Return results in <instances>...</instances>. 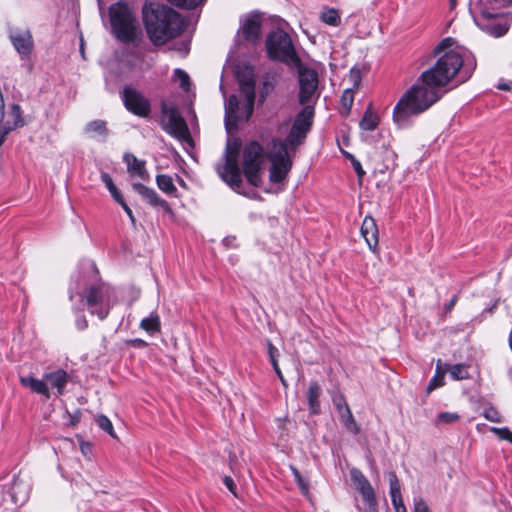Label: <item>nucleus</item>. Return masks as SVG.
Wrapping results in <instances>:
<instances>
[{"label":"nucleus","instance_id":"nucleus-37","mask_svg":"<svg viewBox=\"0 0 512 512\" xmlns=\"http://www.w3.org/2000/svg\"><path fill=\"white\" fill-rule=\"evenodd\" d=\"M389 485H390V496L391 501L395 502L396 498H401V485L394 472H389Z\"/></svg>","mask_w":512,"mask_h":512},{"label":"nucleus","instance_id":"nucleus-59","mask_svg":"<svg viewBox=\"0 0 512 512\" xmlns=\"http://www.w3.org/2000/svg\"><path fill=\"white\" fill-rule=\"evenodd\" d=\"M133 343L137 346H146L147 343L142 339H135L133 340Z\"/></svg>","mask_w":512,"mask_h":512},{"label":"nucleus","instance_id":"nucleus-34","mask_svg":"<svg viewBox=\"0 0 512 512\" xmlns=\"http://www.w3.org/2000/svg\"><path fill=\"white\" fill-rule=\"evenodd\" d=\"M339 416L348 431L352 432L353 434L359 433V426L357 425L350 408L345 409V411L340 413Z\"/></svg>","mask_w":512,"mask_h":512},{"label":"nucleus","instance_id":"nucleus-15","mask_svg":"<svg viewBox=\"0 0 512 512\" xmlns=\"http://www.w3.org/2000/svg\"><path fill=\"white\" fill-rule=\"evenodd\" d=\"M122 99L129 112L139 117H147L150 114V101L140 91L126 86L122 91Z\"/></svg>","mask_w":512,"mask_h":512},{"label":"nucleus","instance_id":"nucleus-60","mask_svg":"<svg viewBox=\"0 0 512 512\" xmlns=\"http://www.w3.org/2000/svg\"><path fill=\"white\" fill-rule=\"evenodd\" d=\"M79 419H80V418H79V416H77V415L72 416V417H71V424H72V425H75L76 423H78V422H79Z\"/></svg>","mask_w":512,"mask_h":512},{"label":"nucleus","instance_id":"nucleus-29","mask_svg":"<svg viewBox=\"0 0 512 512\" xmlns=\"http://www.w3.org/2000/svg\"><path fill=\"white\" fill-rule=\"evenodd\" d=\"M156 183L158 188L168 195H176L177 188L173 183L172 178L169 175L161 174L157 175Z\"/></svg>","mask_w":512,"mask_h":512},{"label":"nucleus","instance_id":"nucleus-53","mask_svg":"<svg viewBox=\"0 0 512 512\" xmlns=\"http://www.w3.org/2000/svg\"><path fill=\"white\" fill-rule=\"evenodd\" d=\"M395 500H396L395 502H392V505H393L395 511L396 512H407L406 507L403 503L402 497L396 498Z\"/></svg>","mask_w":512,"mask_h":512},{"label":"nucleus","instance_id":"nucleus-47","mask_svg":"<svg viewBox=\"0 0 512 512\" xmlns=\"http://www.w3.org/2000/svg\"><path fill=\"white\" fill-rule=\"evenodd\" d=\"M512 5V0H487L484 7L490 10L501 9Z\"/></svg>","mask_w":512,"mask_h":512},{"label":"nucleus","instance_id":"nucleus-42","mask_svg":"<svg viewBox=\"0 0 512 512\" xmlns=\"http://www.w3.org/2000/svg\"><path fill=\"white\" fill-rule=\"evenodd\" d=\"M483 416L490 422L501 423L503 421L500 412L493 406L486 407Z\"/></svg>","mask_w":512,"mask_h":512},{"label":"nucleus","instance_id":"nucleus-10","mask_svg":"<svg viewBox=\"0 0 512 512\" xmlns=\"http://www.w3.org/2000/svg\"><path fill=\"white\" fill-rule=\"evenodd\" d=\"M314 115L315 109L313 105H307L299 111L286 139L282 140L287 148L289 147L291 150H295L304 143L312 128Z\"/></svg>","mask_w":512,"mask_h":512},{"label":"nucleus","instance_id":"nucleus-26","mask_svg":"<svg viewBox=\"0 0 512 512\" xmlns=\"http://www.w3.org/2000/svg\"><path fill=\"white\" fill-rule=\"evenodd\" d=\"M84 131L90 137L100 136L103 140L106 139L108 135V129L106 122L100 119L90 121L84 128Z\"/></svg>","mask_w":512,"mask_h":512},{"label":"nucleus","instance_id":"nucleus-11","mask_svg":"<svg viewBox=\"0 0 512 512\" xmlns=\"http://www.w3.org/2000/svg\"><path fill=\"white\" fill-rule=\"evenodd\" d=\"M220 178L234 191L245 194L243 191L242 173L238 165V149L227 146L224 162L216 166Z\"/></svg>","mask_w":512,"mask_h":512},{"label":"nucleus","instance_id":"nucleus-45","mask_svg":"<svg viewBox=\"0 0 512 512\" xmlns=\"http://www.w3.org/2000/svg\"><path fill=\"white\" fill-rule=\"evenodd\" d=\"M171 4L186 8L193 9L203 2V0H168Z\"/></svg>","mask_w":512,"mask_h":512},{"label":"nucleus","instance_id":"nucleus-21","mask_svg":"<svg viewBox=\"0 0 512 512\" xmlns=\"http://www.w3.org/2000/svg\"><path fill=\"white\" fill-rule=\"evenodd\" d=\"M361 234L368 244L370 250L376 252L378 246V228L371 216H366L361 226Z\"/></svg>","mask_w":512,"mask_h":512},{"label":"nucleus","instance_id":"nucleus-7","mask_svg":"<svg viewBox=\"0 0 512 512\" xmlns=\"http://www.w3.org/2000/svg\"><path fill=\"white\" fill-rule=\"evenodd\" d=\"M266 49L269 58L286 64L298 65V57L290 36L283 30L272 31L266 39Z\"/></svg>","mask_w":512,"mask_h":512},{"label":"nucleus","instance_id":"nucleus-46","mask_svg":"<svg viewBox=\"0 0 512 512\" xmlns=\"http://www.w3.org/2000/svg\"><path fill=\"white\" fill-rule=\"evenodd\" d=\"M333 404L335 405L338 413H342L345 409H349V405L343 394L339 393L332 397Z\"/></svg>","mask_w":512,"mask_h":512},{"label":"nucleus","instance_id":"nucleus-1","mask_svg":"<svg viewBox=\"0 0 512 512\" xmlns=\"http://www.w3.org/2000/svg\"><path fill=\"white\" fill-rule=\"evenodd\" d=\"M441 88L427 82L421 73L417 82L412 85L398 100L393 109V121L399 128L408 127L416 117L442 97Z\"/></svg>","mask_w":512,"mask_h":512},{"label":"nucleus","instance_id":"nucleus-50","mask_svg":"<svg viewBox=\"0 0 512 512\" xmlns=\"http://www.w3.org/2000/svg\"><path fill=\"white\" fill-rule=\"evenodd\" d=\"M116 202H117L119 205H121V207L123 208V210L126 212L127 216L129 217V219H130L131 223H132L133 225H135L136 220H135V217H134V215H133V212H132V210L130 209V207L127 205V203L125 202V200H124L123 196H122V197H120V199H117V200H116Z\"/></svg>","mask_w":512,"mask_h":512},{"label":"nucleus","instance_id":"nucleus-33","mask_svg":"<svg viewBox=\"0 0 512 512\" xmlns=\"http://www.w3.org/2000/svg\"><path fill=\"white\" fill-rule=\"evenodd\" d=\"M10 117L13 121H7L5 125L7 127H12V130L22 127L24 125V120L22 117V110L18 104H13L10 108Z\"/></svg>","mask_w":512,"mask_h":512},{"label":"nucleus","instance_id":"nucleus-27","mask_svg":"<svg viewBox=\"0 0 512 512\" xmlns=\"http://www.w3.org/2000/svg\"><path fill=\"white\" fill-rule=\"evenodd\" d=\"M140 328L150 335L160 332L161 321L159 315L153 312L148 317L143 318L140 322Z\"/></svg>","mask_w":512,"mask_h":512},{"label":"nucleus","instance_id":"nucleus-14","mask_svg":"<svg viewBox=\"0 0 512 512\" xmlns=\"http://www.w3.org/2000/svg\"><path fill=\"white\" fill-rule=\"evenodd\" d=\"M350 478L364 502V512H378L375 490L367 477L357 468L350 470Z\"/></svg>","mask_w":512,"mask_h":512},{"label":"nucleus","instance_id":"nucleus-39","mask_svg":"<svg viewBox=\"0 0 512 512\" xmlns=\"http://www.w3.org/2000/svg\"><path fill=\"white\" fill-rule=\"evenodd\" d=\"M290 470L294 476L295 482L297 483L301 493L304 496H308L309 495V482L302 477V475L300 474L299 470L296 467L291 465Z\"/></svg>","mask_w":512,"mask_h":512},{"label":"nucleus","instance_id":"nucleus-38","mask_svg":"<svg viewBox=\"0 0 512 512\" xmlns=\"http://www.w3.org/2000/svg\"><path fill=\"white\" fill-rule=\"evenodd\" d=\"M95 423L103 431L107 432L111 437L116 438L112 422L103 414L95 416Z\"/></svg>","mask_w":512,"mask_h":512},{"label":"nucleus","instance_id":"nucleus-28","mask_svg":"<svg viewBox=\"0 0 512 512\" xmlns=\"http://www.w3.org/2000/svg\"><path fill=\"white\" fill-rule=\"evenodd\" d=\"M378 124L379 117L369 106L367 110L364 112V115L359 123V126L362 130L373 131L377 128Z\"/></svg>","mask_w":512,"mask_h":512},{"label":"nucleus","instance_id":"nucleus-4","mask_svg":"<svg viewBox=\"0 0 512 512\" xmlns=\"http://www.w3.org/2000/svg\"><path fill=\"white\" fill-rule=\"evenodd\" d=\"M111 29L122 43L134 42L138 36L139 25L134 11L124 2L112 4L109 8Z\"/></svg>","mask_w":512,"mask_h":512},{"label":"nucleus","instance_id":"nucleus-23","mask_svg":"<svg viewBox=\"0 0 512 512\" xmlns=\"http://www.w3.org/2000/svg\"><path fill=\"white\" fill-rule=\"evenodd\" d=\"M30 491L31 487L27 482L19 477L14 478L10 492L15 504H24L29 498Z\"/></svg>","mask_w":512,"mask_h":512},{"label":"nucleus","instance_id":"nucleus-48","mask_svg":"<svg viewBox=\"0 0 512 512\" xmlns=\"http://www.w3.org/2000/svg\"><path fill=\"white\" fill-rule=\"evenodd\" d=\"M343 107L349 110L353 104V92L350 89H346L341 97Z\"/></svg>","mask_w":512,"mask_h":512},{"label":"nucleus","instance_id":"nucleus-13","mask_svg":"<svg viewBox=\"0 0 512 512\" xmlns=\"http://www.w3.org/2000/svg\"><path fill=\"white\" fill-rule=\"evenodd\" d=\"M475 23L482 31L496 38L505 35L510 28V23L503 14L494 13L488 7L481 9L480 14L475 17Z\"/></svg>","mask_w":512,"mask_h":512},{"label":"nucleus","instance_id":"nucleus-62","mask_svg":"<svg viewBox=\"0 0 512 512\" xmlns=\"http://www.w3.org/2000/svg\"><path fill=\"white\" fill-rule=\"evenodd\" d=\"M451 4L454 5L455 4V0H451Z\"/></svg>","mask_w":512,"mask_h":512},{"label":"nucleus","instance_id":"nucleus-57","mask_svg":"<svg viewBox=\"0 0 512 512\" xmlns=\"http://www.w3.org/2000/svg\"><path fill=\"white\" fill-rule=\"evenodd\" d=\"M457 300L458 296H453L452 299L445 305V312H450L457 303Z\"/></svg>","mask_w":512,"mask_h":512},{"label":"nucleus","instance_id":"nucleus-3","mask_svg":"<svg viewBox=\"0 0 512 512\" xmlns=\"http://www.w3.org/2000/svg\"><path fill=\"white\" fill-rule=\"evenodd\" d=\"M475 67L474 59L466 58L458 50H449L441 55L431 68L423 71V78L442 89L456 76L459 82H466Z\"/></svg>","mask_w":512,"mask_h":512},{"label":"nucleus","instance_id":"nucleus-16","mask_svg":"<svg viewBox=\"0 0 512 512\" xmlns=\"http://www.w3.org/2000/svg\"><path fill=\"white\" fill-rule=\"evenodd\" d=\"M10 41L22 59L28 57L33 49V37L29 29L15 28L9 32Z\"/></svg>","mask_w":512,"mask_h":512},{"label":"nucleus","instance_id":"nucleus-49","mask_svg":"<svg viewBox=\"0 0 512 512\" xmlns=\"http://www.w3.org/2000/svg\"><path fill=\"white\" fill-rule=\"evenodd\" d=\"M413 512H431L429 506L423 498L414 499Z\"/></svg>","mask_w":512,"mask_h":512},{"label":"nucleus","instance_id":"nucleus-43","mask_svg":"<svg viewBox=\"0 0 512 512\" xmlns=\"http://www.w3.org/2000/svg\"><path fill=\"white\" fill-rule=\"evenodd\" d=\"M174 76L179 80L180 87L184 91H188L190 89V77L189 75L182 69H175Z\"/></svg>","mask_w":512,"mask_h":512},{"label":"nucleus","instance_id":"nucleus-44","mask_svg":"<svg viewBox=\"0 0 512 512\" xmlns=\"http://www.w3.org/2000/svg\"><path fill=\"white\" fill-rule=\"evenodd\" d=\"M490 431L495 434L499 439L506 440L512 444V431L507 427H491Z\"/></svg>","mask_w":512,"mask_h":512},{"label":"nucleus","instance_id":"nucleus-41","mask_svg":"<svg viewBox=\"0 0 512 512\" xmlns=\"http://www.w3.org/2000/svg\"><path fill=\"white\" fill-rule=\"evenodd\" d=\"M459 419L460 416L455 412H441L437 416L436 424H452Z\"/></svg>","mask_w":512,"mask_h":512},{"label":"nucleus","instance_id":"nucleus-30","mask_svg":"<svg viewBox=\"0 0 512 512\" xmlns=\"http://www.w3.org/2000/svg\"><path fill=\"white\" fill-rule=\"evenodd\" d=\"M268 354H269L270 362H271L273 369H274L275 373L277 374L279 380L281 381V383L284 387H287L288 386L287 381L284 378V376L280 370L278 360H277V357L279 354L278 349L271 342H268Z\"/></svg>","mask_w":512,"mask_h":512},{"label":"nucleus","instance_id":"nucleus-58","mask_svg":"<svg viewBox=\"0 0 512 512\" xmlns=\"http://www.w3.org/2000/svg\"><path fill=\"white\" fill-rule=\"evenodd\" d=\"M273 89V85L269 83L268 81H264L263 83V90L261 91V96L263 97L264 94H268Z\"/></svg>","mask_w":512,"mask_h":512},{"label":"nucleus","instance_id":"nucleus-5","mask_svg":"<svg viewBox=\"0 0 512 512\" xmlns=\"http://www.w3.org/2000/svg\"><path fill=\"white\" fill-rule=\"evenodd\" d=\"M265 152L258 142H250L243 149L242 170L247 182L253 187L262 184Z\"/></svg>","mask_w":512,"mask_h":512},{"label":"nucleus","instance_id":"nucleus-40","mask_svg":"<svg viewBox=\"0 0 512 512\" xmlns=\"http://www.w3.org/2000/svg\"><path fill=\"white\" fill-rule=\"evenodd\" d=\"M450 375L455 380H463L469 377L467 367L464 364H455L449 367Z\"/></svg>","mask_w":512,"mask_h":512},{"label":"nucleus","instance_id":"nucleus-55","mask_svg":"<svg viewBox=\"0 0 512 512\" xmlns=\"http://www.w3.org/2000/svg\"><path fill=\"white\" fill-rule=\"evenodd\" d=\"M451 43H452L451 38H446V39L442 40V42L436 47L435 53H439L443 49L449 47L451 45Z\"/></svg>","mask_w":512,"mask_h":512},{"label":"nucleus","instance_id":"nucleus-54","mask_svg":"<svg viewBox=\"0 0 512 512\" xmlns=\"http://www.w3.org/2000/svg\"><path fill=\"white\" fill-rule=\"evenodd\" d=\"M12 131V127H7L5 124L0 127V146L6 139V136Z\"/></svg>","mask_w":512,"mask_h":512},{"label":"nucleus","instance_id":"nucleus-12","mask_svg":"<svg viewBox=\"0 0 512 512\" xmlns=\"http://www.w3.org/2000/svg\"><path fill=\"white\" fill-rule=\"evenodd\" d=\"M298 82H299V102L300 104L315 105L318 100V73L311 68L299 66L298 68Z\"/></svg>","mask_w":512,"mask_h":512},{"label":"nucleus","instance_id":"nucleus-6","mask_svg":"<svg viewBox=\"0 0 512 512\" xmlns=\"http://www.w3.org/2000/svg\"><path fill=\"white\" fill-rule=\"evenodd\" d=\"M267 157L271 162L269 181L274 184L284 182L292 168V161L285 143L279 138L273 139L269 145Z\"/></svg>","mask_w":512,"mask_h":512},{"label":"nucleus","instance_id":"nucleus-25","mask_svg":"<svg viewBox=\"0 0 512 512\" xmlns=\"http://www.w3.org/2000/svg\"><path fill=\"white\" fill-rule=\"evenodd\" d=\"M322 389L318 382L312 381L309 384L307 391V401L309 410L312 414H318L320 412V396Z\"/></svg>","mask_w":512,"mask_h":512},{"label":"nucleus","instance_id":"nucleus-22","mask_svg":"<svg viewBox=\"0 0 512 512\" xmlns=\"http://www.w3.org/2000/svg\"><path fill=\"white\" fill-rule=\"evenodd\" d=\"M44 380L51 386V388L57 390V395L61 396L64 393L69 376L65 370L58 369L50 373H45Z\"/></svg>","mask_w":512,"mask_h":512},{"label":"nucleus","instance_id":"nucleus-52","mask_svg":"<svg viewBox=\"0 0 512 512\" xmlns=\"http://www.w3.org/2000/svg\"><path fill=\"white\" fill-rule=\"evenodd\" d=\"M76 327L78 330H85L88 327V321L86 320L85 316L81 315L77 317L75 321Z\"/></svg>","mask_w":512,"mask_h":512},{"label":"nucleus","instance_id":"nucleus-32","mask_svg":"<svg viewBox=\"0 0 512 512\" xmlns=\"http://www.w3.org/2000/svg\"><path fill=\"white\" fill-rule=\"evenodd\" d=\"M320 19L323 23L337 27L341 23V17L338 10L334 8L324 9L320 14Z\"/></svg>","mask_w":512,"mask_h":512},{"label":"nucleus","instance_id":"nucleus-19","mask_svg":"<svg viewBox=\"0 0 512 512\" xmlns=\"http://www.w3.org/2000/svg\"><path fill=\"white\" fill-rule=\"evenodd\" d=\"M262 19L258 13L249 14L243 21L241 30L243 38L255 43L260 37Z\"/></svg>","mask_w":512,"mask_h":512},{"label":"nucleus","instance_id":"nucleus-20","mask_svg":"<svg viewBox=\"0 0 512 512\" xmlns=\"http://www.w3.org/2000/svg\"><path fill=\"white\" fill-rule=\"evenodd\" d=\"M123 161L127 166V172L131 177H137L140 180L148 181L150 175L146 169L145 161L138 159L132 153H125Z\"/></svg>","mask_w":512,"mask_h":512},{"label":"nucleus","instance_id":"nucleus-9","mask_svg":"<svg viewBox=\"0 0 512 512\" xmlns=\"http://www.w3.org/2000/svg\"><path fill=\"white\" fill-rule=\"evenodd\" d=\"M161 127L172 137L180 141H190L191 135L185 119L174 103H161Z\"/></svg>","mask_w":512,"mask_h":512},{"label":"nucleus","instance_id":"nucleus-36","mask_svg":"<svg viewBox=\"0 0 512 512\" xmlns=\"http://www.w3.org/2000/svg\"><path fill=\"white\" fill-rule=\"evenodd\" d=\"M101 180L105 184L106 188L109 190L112 198L115 201L117 199H120V197H122V194H121L120 190L116 187V185L113 182L112 177L108 173L102 172L101 173Z\"/></svg>","mask_w":512,"mask_h":512},{"label":"nucleus","instance_id":"nucleus-31","mask_svg":"<svg viewBox=\"0 0 512 512\" xmlns=\"http://www.w3.org/2000/svg\"><path fill=\"white\" fill-rule=\"evenodd\" d=\"M238 108V99L235 95H231L226 105L225 123L229 127L236 122V111Z\"/></svg>","mask_w":512,"mask_h":512},{"label":"nucleus","instance_id":"nucleus-17","mask_svg":"<svg viewBox=\"0 0 512 512\" xmlns=\"http://www.w3.org/2000/svg\"><path fill=\"white\" fill-rule=\"evenodd\" d=\"M237 80L239 82L240 91L244 94L249 114L252 113L254 100H255V79L253 69L250 67H244L237 71Z\"/></svg>","mask_w":512,"mask_h":512},{"label":"nucleus","instance_id":"nucleus-18","mask_svg":"<svg viewBox=\"0 0 512 512\" xmlns=\"http://www.w3.org/2000/svg\"><path fill=\"white\" fill-rule=\"evenodd\" d=\"M132 188L154 208H160L166 212H171L168 202L161 198L154 189L149 188L141 183H133Z\"/></svg>","mask_w":512,"mask_h":512},{"label":"nucleus","instance_id":"nucleus-24","mask_svg":"<svg viewBox=\"0 0 512 512\" xmlns=\"http://www.w3.org/2000/svg\"><path fill=\"white\" fill-rule=\"evenodd\" d=\"M20 383L22 386L31 389L32 392L45 396L47 399L50 398V390L45 380H39L32 376H21Z\"/></svg>","mask_w":512,"mask_h":512},{"label":"nucleus","instance_id":"nucleus-51","mask_svg":"<svg viewBox=\"0 0 512 512\" xmlns=\"http://www.w3.org/2000/svg\"><path fill=\"white\" fill-rule=\"evenodd\" d=\"M223 483L226 486V488L234 495L237 496L236 492V484L234 480L230 476H225L223 478Z\"/></svg>","mask_w":512,"mask_h":512},{"label":"nucleus","instance_id":"nucleus-56","mask_svg":"<svg viewBox=\"0 0 512 512\" xmlns=\"http://www.w3.org/2000/svg\"><path fill=\"white\" fill-rule=\"evenodd\" d=\"M352 164H353V167H354V169H355V171H356L357 175H358L359 177H362V176L365 174V172L363 171V169H362V166H361L360 162H359V161H357V160H355V159L353 158Z\"/></svg>","mask_w":512,"mask_h":512},{"label":"nucleus","instance_id":"nucleus-61","mask_svg":"<svg viewBox=\"0 0 512 512\" xmlns=\"http://www.w3.org/2000/svg\"><path fill=\"white\" fill-rule=\"evenodd\" d=\"M499 89L508 91V90H510V85L509 84L499 85Z\"/></svg>","mask_w":512,"mask_h":512},{"label":"nucleus","instance_id":"nucleus-2","mask_svg":"<svg viewBox=\"0 0 512 512\" xmlns=\"http://www.w3.org/2000/svg\"><path fill=\"white\" fill-rule=\"evenodd\" d=\"M142 15L148 37L157 46L177 37L185 29L180 14L158 2H146Z\"/></svg>","mask_w":512,"mask_h":512},{"label":"nucleus","instance_id":"nucleus-8","mask_svg":"<svg viewBox=\"0 0 512 512\" xmlns=\"http://www.w3.org/2000/svg\"><path fill=\"white\" fill-rule=\"evenodd\" d=\"M112 289L104 283L92 285L85 289L83 299L91 315L104 320L113 306Z\"/></svg>","mask_w":512,"mask_h":512},{"label":"nucleus","instance_id":"nucleus-35","mask_svg":"<svg viewBox=\"0 0 512 512\" xmlns=\"http://www.w3.org/2000/svg\"><path fill=\"white\" fill-rule=\"evenodd\" d=\"M445 369H442L441 367V360H438L437 366H436V373L434 377L431 379L427 390L432 391L438 387H441L444 385V376H445Z\"/></svg>","mask_w":512,"mask_h":512}]
</instances>
